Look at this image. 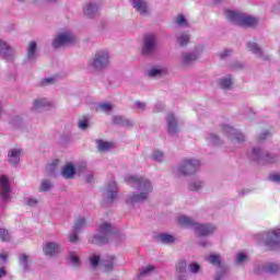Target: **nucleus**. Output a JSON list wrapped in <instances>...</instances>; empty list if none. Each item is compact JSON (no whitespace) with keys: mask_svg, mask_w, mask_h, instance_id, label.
Here are the masks:
<instances>
[{"mask_svg":"<svg viewBox=\"0 0 280 280\" xmlns=\"http://www.w3.org/2000/svg\"><path fill=\"white\" fill-rule=\"evenodd\" d=\"M269 180H271L272 183H280V174H271L269 176Z\"/></svg>","mask_w":280,"mask_h":280,"instance_id":"obj_52","label":"nucleus"},{"mask_svg":"<svg viewBox=\"0 0 280 280\" xmlns=\"http://www.w3.org/2000/svg\"><path fill=\"white\" fill-rule=\"evenodd\" d=\"M89 69L93 71H104L110 67V52L108 50H98L88 61Z\"/></svg>","mask_w":280,"mask_h":280,"instance_id":"obj_2","label":"nucleus"},{"mask_svg":"<svg viewBox=\"0 0 280 280\" xmlns=\"http://www.w3.org/2000/svg\"><path fill=\"white\" fill-rule=\"evenodd\" d=\"M105 198H107L108 202H113L117 198V184L115 182L106 186Z\"/></svg>","mask_w":280,"mask_h":280,"instance_id":"obj_20","label":"nucleus"},{"mask_svg":"<svg viewBox=\"0 0 280 280\" xmlns=\"http://www.w3.org/2000/svg\"><path fill=\"white\" fill-rule=\"evenodd\" d=\"M245 261H248V255H246V253L244 252H240L236 255L235 262L240 265V264H244Z\"/></svg>","mask_w":280,"mask_h":280,"instance_id":"obj_38","label":"nucleus"},{"mask_svg":"<svg viewBox=\"0 0 280 280\" xmlns=\"http://www.w3.org/2000/svg\"><path fill=\"white\" fill-rule=\"evenodd\" d=\"M253 156L255 161H258L259 163H277L279 161V158L275 154L266 153L259 148L253 149Z\"/></svg>","mask_w":280,"mask_h":280,"instance_id":"obj_11","label":"nucleus"},{"mask_svg":"<svg viewBox=\"0 0 280 280\" xmlns=\"http://www.w3.org/2000/svg\"><path fill=\"white\" fill-rule=\"evenodd\" d=\"M129 2L132 5V9L136 10V12H141V0H129Z\"/></svg>","mask_w":280,"mask_h":280,"instance_id":"obj_44","label":"nucleus"},{"mask_svg":"<svg viewBox=\"0 0 280 280\" xmlns=\"http://www.w3.org/2000/svg\"><path fill=\"white\" fill-rule=\"evenodd\" d=\"M229 54H231V50H224V51L221 54V58H226V56H229Z\"/></svg>","mask_w":280,"mask_h":280,"instance_id":"obj_58","label":"nucleus"},{"mask_svg":"<svg viewBox=\"0 0 280 280\" xmlns=\"http://www.w3.org/2000/svg\"><path fill=\"white\" fill-rule=\"evenodd\" d=\"M177 25H182V27H185L187 25V20H185V16L178 15L175 20Z\"/></svg>","mask_w":280,"mask_h":280,"instance_id":"obj_47","label":"nucleus"},{"mask_svg":"<svg viewBox=\"0 0 280 280\" xmlns=\"http://www.w3.org/2000/svg\"><path fill=\"white\" fill-rule=\"evenodd\" d=\"M36 49H37V44L36 42H31L27 47V55L26 58L30 60V62H34L36 60Z\"/></svg>","mask_w":280,"mask_h":280,"instance_id":"obj_22","label":"nucleus"},{"mask_svg":"<svg viewBox=\"0 0 280 280\" xmlns=\"http://www.w3.org/2000/svg\"><path fill=\"white\" fill-rule=\"evenodd\" d=\"M166 126L168 135H178L180 132V127L178 126V119L174 114L170 113L166 115Z\"/></svg>","mask_w":280,"mask_h":280,"instance_id":"obj_16","label":"nucleus"},{"mask_svg":"<svg viewBox=\"0 0 280 280\" xmlns=\"http://www.w3.org/2000/svg\"><path fill=\"white\" fill-rule=\"evenodd\" d=\"M154 190L152 182L148 178H141V200H148L150 194Z\"/></svg>","mask_w":280,"mask_h":280,"instance_id":"obj_18","label":"nucleus"},{"mask_svg":"<svg viewBox=\"0 0 280 280\" xmlns=\"http://www.w3.org/2000/svg\"><path fill=\"white\" fill-rule=\"evenodd\" d=\"M202 187H205V183L200 179H194L188 184L189 191H200Z\"/></svg>","mask_w":280,"mask_h":280,"instance_id":"obj_26","label":"nucleus"},{"mask_svg":"<svg viewBox=\"0 0 280 280\" xmlns=\"http://www.w3.org/2000/svg\"><path fill=\"white\" fill-rule=\"evenodd\" d=\"M126 183L129 184L130 187H136V191L128 196L127 205H129V207H141V179L135 175H128Z\"/></svg>","mask_w":280,"mask_h":280,"instance_id":"obj_4","label":"nucleus"},{"mask_svg":"<svg viewBox=\"0 0 280 280\" xmlns=\"http://www.w3.org/2000/svg\"><path fill=\"white\" fill-rule=\"evenodd\" d=\"M207 261L211 264L212 266H218L219 271L214 278V280H222L224 278V275H226V270L222 268V259L220 258V255L210 254L208 257H206Z\"/></svg>","mask_w":280,"mask_h":280,"instance_id":"obj_13","label":"nucleus"},{"mask_svg":"<svg viewBox=\"0 0 280 280\" xmlns=\"http://www.w3.org/2000/svg\"><path fill=\"white\" fill-rule=\"evenodd\" d=\"M163 73H167V70L161 68H153L149 71V75L151 78H156V75H163Z\"/></svg>","mask_w":280,"mask_h":280,"instance_id":"obj_36","label":"nucleus"},{"mask_svg":"<svg viewBox=\"0 0 280 280\" xmlns=\"http://www.w3.org/2000/svg\"><path fill=\"white\" fill-rule=\"evenodd\" d=\"M20 265L24 270H27L30 268V256L25 254L20 255Z\"/></svg>","mask_w":280,"mask_h":280,"instance_id":"obj_31","label":"nucleus"},{"mask_svg":"<svg viewBox=\"0 0 280 280\" xmlns=\"http://www.w3.org/2000/svg\"><path fill=\"white\" fill-rule=\"evenodd\" d=\"M153 161H156L158 163H163L165 161V155L161 151H155L152 154Z\"/></svg>","mask_w":280,"mask_h":280,"instance_id":"obj_39","label":"nucleus"},{"mask_svg":"<svg viewBox=\"0 0 280 280\" xmlns=\"http://www.w3.org/2000/svg\"><path fill=\"white\" fill-rule=\"evenodd\" d=\"M68 260L72 266H80V258L77 253L71 252L68 256Z\"/></svg>","mask_w":280,"mask_h":280,"instance_id":"obj_35","label":"nucleus"},{"mask_svg":"<svg viewBox=\"0 0 280 280\" xmlns=\"http://www.w3.org/2000/svg\"><path fill=\"white\" fill-rule=\"evenodd\" d=\"M98 106H113V105L108 102H104V103L98 104Z\"/></svg>","mask_w":280,"mask_h":280,"instance_id":"obj_60","label":"nucleus"},{"mask_svg":"<svg viewBox=\"0 0 280 280\" xmlns=\"http://www.w3.org/2000/svg\"><path fill=\"white\" fill-rule=\"evenodd\" d=\"M8 261V254H0V264H5Z\"/></svg>","mask_w":280,"mask_h":280,"instance_id":"obj_56","label":"nucleus"},{"mask_svg":"<svg viewBox=\"0 0 280 280\" xmlns=\"http://www.w3.org/2000/svg\"><path fill=\"white\" fill-rule=\"evenodd\" d=\"M48 3H56L58 0H46Z\"/></svg>","mask_w":280,"mask_h":280,"instance_id":"obj_62","label":"nucleus"},{"mask_svg":"<svg viewBox=\"0 0 280 280\" xmlns=\"http://www.w3.org/2000/svg\"><path fill=\"white\" fill-rule=\"evenodd\" d=\"M247 47L250 51H253V54L261 55V49H259V46H257V44L250 43V44H247Z\"/></svg>","mask_w":280,"mask_h":280,"instance_id":"obj_42","label":"nucleus"},{"mask_svg":"<svg viewBox=\"0 0 280 280\" xmlns=\"http://www.w3.org/2000/svg\"><path fill=\"white\" fill-rule=\"evenodd\" d=\"M26 205L28 207H36L38 205V199L31 197L26 199Z\"/></svg>","mask_w":280,"mask_h":280,"instance_id":"obj_48","label":"nucleus"},{"mask_svg":"<svg viewBox=\"0 0 280 280\" xmlns=\"http://www.w3.org/2000/svg\"><path fill=\"white\" fill-rule=\"evenodd\" d=\"M7 272L4 268H0V279L1 277H5Z\"/></svg>","mask_w":280,"mask_h":280,"instance_id":"obj_59","label":"nucleus"},{"mask_svg":"<svg viewBox=\"0 0 280 280\" xmlns=\"http://www.w3.org/2000/svg\"><path fill=\"white\" fill-rule=\"evenodd\" d=\"M21 149H12L9 151V162L12 165H19V161H21Z\"/></svg>","mask_w":280,"mask_h":280,"instance_id":"obj_21","label":"nucleus"},{"mask_svg":"<svg viewBox=\"0 0 280 280\" xmlns=\"http://www.w3.org/2000/svg\"><path fill=\"white\" fill-rule=\"evenodd\" d=\"M86 183H93V173L89 172L85 176Z\"/></svg>","mask_w":280,"mask_h":280,"instance_id":"obj_57","label":"nucleus"},{"mask_svg":"<svg viewBox=\"0 0 280 280\" xmlns=\"http://www.w3.org/2000/svg\"><path fill=\"white\" fill-rule=\"evenodd\" d=\"M0 57L3 58V60H7V62H12L14 60V49L8 42L0 38Z\"/></svg>","mask_w":280,"mask_h":280,"instance_id":"obj_14","label":"nucleus"},{"mask_svg":"<svg viewBox=\"0 0 280 280\" xmlns=\"http://www.w3.org/2000/svg\"><path fill=\"white\" fill-rule=\"evenodd\" d=\"M265 267L266 272H268L269 275H277L280 271V267L278 264L267 262L265 264Z\"/></svg>","mask_w":280,"mask_h":280,"instance_id":"obj_29","label":"nucleus"},{"mask_svg":"<svg viewBox=\"0 0 280 280\" xmlns=\"http://www.w3.org/2000/svg\"><path fill=\"white\" fill-rule=\"evenodd\" d=\"M42 84H44V85L54 84V78L44 79V80L42 81Z\"/></svg>","mask_w":280,"mask_h":280,"instance_id":"obj_55","label":"nucleus"},{"mask_svg":"<svg viewBox=\"0 0 280 280\" xmlns=\"http://www.w3.org/2000/svg\"><path fill=\"white\" fill-rule=\"evenodd\" d=\"M90 262H91V266H93V268H95V266H97L100 264V256L93 255L90 258Z\"/></svg>","mask_w":280,"mask_h":280,"instance_id":"obj_50","label":"nucleus"},{"mask_svg":"<svg viewBox=\"0 0 280 280\" xmlns=\"http://www.w3.org/2000/svg\"><path fill=\"white\" fill-rule=\"evenodd\" d=\"M84 172H86V163L85 162H81V163L77 164L75 166L73 165V163L68 162L61 170V176L69 180L71 178H73V176H75V174H79V176H81L82 174H84Z\"/></svg>","mask_w":280,"mask_h":280,"instance_id":"obj_9","label":"nucleus"},{"mask_svg":"<svg viewBox=\"0 0 280 280\" xmlns=\"http://www.w3.org/2000/svg\"><path fill=\"white\" fill-rule=\"evenodd\" d=\"M51 101L49 98H37L34 101L33 106H51Z\"/></svg>","mask_w":280,"mask_h":280,"instance_id":"obj_34","label":"nucleus"},{"mask_svg":"<svg viewBox=\"0 0 280 280\" xmlns=\"http://www.w3.org/2000/svg\"><path fill=\"white\" fill-rule=\"evenodd\" d=\"M188 269L190 270V272L192 275H196V273L200 272V265H198L196 262L189 264Z\"/></svg>","mask_w":280,"mask_h":280,"instance_id":"obj_43","label":"nucleus"},{"mask_svg":"<svg viewBox=\"0 0 280 280\" xmlns=\"http://www.w3.org/2000/svg\"><path fill=\"white\" fill-rule=\"evenodd\" d=\"M268 135H270V133H268V131L264 132V133L260 136V139H265L266 137H268Z\"/></svg>","mask_w":280,"mask_h":280,"instance_id":"obj_61","label":"nucleus"},{"mask_svg":"<svg viewBox=\"0 0 280 280\" xmlns=\"http://www.w3.org/2000/svg\"><path fill=\"white\" fill-rule=\"evenodd\" d=\"M225 15L229 21H231L235 25H241L242 27H253L258 23L257 19L255 18L231 10H228L225 12Z\"/></svg>","mask_w":280,"mask_h":280,"instance_id":"obj_5","label":"nucleus"},{"mask_svg":"<svg viewBox=\"0 0 280 280\" xmlns=\"http://www.w3.org/2000/svg\"><path fill=\"white\" fill-rule=\"evenodd\" d=\"M0 240L2 242H8V240H10V233L8 232V230L0 229Z\"/></svg>","mask_w":280,"mask_h":280,"instance_id":"obj_45","label":"nucleus"},{"mask_svg":"<svg viewBox=\"0 0 280 280\" xmlns=\"http://www.w3.org/2000/svg\"><path fill=\"white\" fill-rule=\"evenodd\" d=\"M257 240L264 242L265 246H268L271 250L280 247V230H271L265 234H258Z\"/></svg>","mask_w":280,"mask_h":280,"instance_id":"obj_7","label":"nucleus"},{"mask_svg":"<svg viewBox=\"0 0 280 280\" xmlns=\"http://www.w3.org/2000/svg\"><path fill=\"white\" fill-rule=\"evenodd\" d=\"M110 110H113L112 106H101L100 107V112L105 113L106 115H108L110 113Z\"/></svg>","mask_w":280,"mask_h":280,"instance_id":"obj_53","label":"nucleus"},{"mask_svg":"<svg viewBox=\"0 0 280 280\" xmlns=\"http://www.w3.org/2000/svg\"><path fill=\"white\" fill-rule=\"evenodd\" d=\"M208 143H210V145H220L221 140L218 136L210 133L207 138Z\"/></svg>","mask_w":280,"mask_h":280,"instance_id":"obj_37","label":"nucleus"},{"mask_svg":"<svg viewBox=\"0 0 280 280\" xmlns=\"http://www.w3.org/2000/svg\"><path fill=\"white\" fill-rule=\"evenodd\" d=\"M178 43L182 46L187 45V43H189V35H182L178 37Z\"/></svg>","mask_w":280,"mask_h":280,"instance_id":"obj_49","label":"nucleus"},{"mask_svg":"<svg viewBox=\"0 0 280 280\" xmlns=\"http://www.w3.org/2000/svg\"><path fill=\"white\" fill-rule=\"evenodd\" d=\"M96 145H97V149L100 150V152H108V150L113 149V144L110 142L104 141V140H97Z\"/></svg>","mask_w":280,"mask_h":280,"instance_id":"obj_27","label":"nucleus"},{"mask_svg":"<svg viewBox=\"0 0 280 280\" xmlns=\"http://www.w3.org/2000/svg\"><path fill=\"white\" fill-rule=\"evenodd\" d=\"M223 135H225L232 142V145H240V143H244V136L240 133L235 128L223 125L221 127Z\"/></svg>","mask_w":280,"mask_h":280,"instance_id":"obj_10","label":"nucleus"},{"mask_svg":"<svg viewBox=\"0 0 280 280\" xmlns=\"http://www.w3.org/2000/svg\"><path fill=\"white\" fill-rule=\"evenodd\" d=\"M191 60H196V56L191 55V54H186L184 55V62H191Z\"/></svg>","mask_w":280,"mask_h":280,"instance_id":"obj_51","label":"nucleus"},{"mask_svg":"<svg viewBox=\"0 0 280 280\" xmlns=\"http://www.w3.org/2000/svg\"><path fill=\"white\" fill-rule=\"evenodd\" d=\"M114 124H117L118 126H132V121L121 116H114Z\"/></svg>","mask_w":280,"mask_h":280,"instance_id":"obj_30","label":"nucleus"},{"mask_svg":"<svg viewBox=\"0 0 280 280\" xmlns=\"http://www.w3.org/2000/svg\"><path fill=\"white\" fill-rule=\"evenodd\" d=\"M79 128H80V130H86V128H89V119L83 118V119L79 120Z\"/></svg>","mask_w":280,"mask_h":280,"instance_id":"obj_46","label":"nucleus"},{"mask_svg":"<svg viewBox=\"0 0 280 280\" xmlns=\"http://www.w3.org/2000/svg\"><path fill=\"white\" fill-rule=\"evenodd\" d=\"M105 272H110L115 266V256H107L102 262Z\"/></svg>","mask_w":280,"mask_h":280,"instance_id":"obj_25","label":"nucleus"},{"mask_svg":"<svg viewBox=\"0 0 280 280\" xmlns=\"http://www.w3.org/2000/svg\"><path fill=\"white\" fill-rule=\"evenodd\" d=\"M156 271V268L152 265H149L141 269V277H149V275H153Z\"/></svg>","mask_w":280,"mask_h":280,"instance_id":"obj_33","label":"nucleus"},{"mask_svg":"<svg viewBox=\"0 0 280 280\" xmlns=\"http://www.w3.org/2000/svg\"><path fill=\"white\" fill-rule=\"evenodd\" d=\"M266 271V264L257 262L254 265V275H264Z\"/></svg>","mask_w":280,"mask_h":280,"instance_id":"obj_32","label":"nucleus"},{"mask_svg":"<svg viewBox=\"0 0 280 280\" xmlns=\"http://www.w3.org/2000/svg\"><path fill=\"white\" fill-rule=\"evenodd\" d=\"M78 37L70 31L59 33L52 40L54 49H60V47H67V45H75Z\"/></svg>","mask_w":280,"mask_h":280,"instance_id":"obj_8","label":"nucleus"},{"mask_svg":"<svg viewBox=\"0 0 280 280\" xmlns=\"http://www.w3.org/2000/svg\"><path fill=\"white\" fill-rule=\"evenodd\" d=\"M51 189V182L44 179L39 186V191H49Z\"/></svg>","mask_w":280,"mask_h":280,"instance_id":"obj_41","label":"nucleus"},{"mask_svg":"<svg viewBox=\"0 0 280 280\" xmlns=\"http://www.w3.org/2000/svg\"><path fill=\"white\" fill-rule=\"evenodd\" d=\"M102 5V1L100 0H92L83 8V14L88 19H95L97 14H100V8Z\"/></svg>","mask_w":280,"mask_h":280,"instance_id":"obj_12","label":"nucleus"},{"mask_svg":"<svg viewBox=\"0 0 280 280\" xmlns=\"http://www.w3.org/2000/svg\"><path fill=\"white\" fill-rule=\"evenodd\" d=\"M178 222L182 226H188L190 229H194L197 235H200L201 237L211 235V233L215 231V226L211 224H200L198 222H195L194 219L185 215L179 217Z\"/></svg>","mask_w":280,"mask_h":280,"instance_id":"obj_3","label":"nucleus"},{"mask_svg":"<svg viewBox=\"0 0 280 280\" xmlns=\"http://www.w3.org/2000/svg\"><path fill=\"white\" fill-rule=\"evenodd\" d=\"M219 84H220L221 89H231L233 81H231V78H225V79H222L219 82Z\"/></svg>","mask_w":280,"mask_h":280,"instance_id":"obj_40","label":"nucleus"},{"mask_svg":"<svg viewBox=\"0 0 280 280\" xmlns=\"http://www.w3.org/2000/svg\"><path fill=\"white\" fill-rule=\"evenodd\" d=\"M141 13L142 14L148 13V3L141 2Z\"/></svg>","mask_w":280,"mask_h":280,"instance_id":"obj_54","label":"nucleus"},{"mask_svg":"<svg viewBox=\"0 0 280 280\" xmlns=\"http://www.w3.org/2000/svg\"><path fill=\"white\" fill-rule=\"evenodd\" d=\"M84 226H86V220L84 218H79L74 223L73 233L69 235V242H71V244L79 242L80 238L78 237V232L80 229H84Z\"/></svg>","mask_w":280,"mask_h":280,"instance_id":"obj_17","label":"nucleus"},{"mask_svg":"<svg viewBox=\"0 0 280 280\" xmlns=\"http://www.w3.org/2000/svg\"><path fill=\"white\" fill-rule=\"evenodd\" d=\"M200 167V160L197 159H186L176 168H174V174L176 176H189L196 174Z\"/></svg>","mask_w":280,"mask_h":280,"instance_id":"obj_6","label":"nucleus"},{"mask_svg":"<svg viewBox=\"0 0 280 280\" xmlns=\"http://www.w3.org/2000/svg\"><path fill=\"white\" fill-rule=\"evenodd\" d=\"M154 45H155L154 36L153 35L147 36L144 39V51L147 54H150V51H152V49H154Z\"/></svg>","mask_w":280,"mask_h":280,"instance_id":"obj_24","label":"nucleus"},{"mask_svg":"<svg viewBox=\"0 0 280 280\" xmlns=\"http://www.w3.org/2000/svg\"><path fill=\"white\" fill-rule=\"evenodd\" d=\"M176 272L179 275V277H183L187 272V261L185 260H179L176 266Z\"/></svg>","mask_w":280,"mask_h":280,"instance_id":"obj_28","label":"nucleus"},{"mask_svg":"<svg viewBox=\"0 0 280 280\" xmlns=\"http://www.w3.org/2000/svg\"><path fill=\"white\" fill-rule=\"evenodd\" d=\"M158 242H161V244H174L176 237L172 234L161 233L158 235Z\"/></svg>","mask_w":280,"mask_h":280,"instance_id":"obj_23","label":"nucleus"},{"mask_svg":"<svg viewBox=\"0 0 280 280\" xmlns=\"http://www.w3.org/2000/svg\"><path fill=\"white\" fill-rule=\"evenodd\" d=\"M201 246H209V243L202 242L200 243Z\"/></svg>","mask_w":280,"mask_h":280,"instance_id":"obj_63","label":"nucleus"},{"mask_svg":"<svg viewBox=\"0 0 280 280\" xmlns=\"http://www.w3.org/2000/svg\"><path fill=\"white\" fill-rule=\"evenodd\" d=\"M43 252L47 257H54V255H58V253H60V245L54 242L45 243L43 246Z\"/></svg>","mask_w":280,"mask_h":280,"instance_id":"obj_19","label":"nucleus"},{"mask_svg":"<svg viewBox=\"0 0 280 280\" xmlns=\"http://www.w3.org/2000/svg\"><path fill=\"white\" fill-rule=\"evenodd\" d=\"M178 280H187L185 277H179Z\"/></svg>","mask_w":280,"mask_h":280,"instance_id":"obj_64","label":"nucleus"},{"mask_svg":"<svg viewBox=\"0 0 280 280\" xmlns=\"http://www.w3.org/2000/svg\"><path fill=\"white\" fill-rule=\"evenodd\" d=\"M110 240H126V236L113 232V225L108 222H102L98 224V229L94 237L92 238V244H108Z\"/></svg>","mask_w":280,"mask_h":280,"instance_id":"obj_1","label":"nucleus"},{"mask_svg":"<svg viewBox=\"0 0 280 280\" xmlns=\"http://www.w3.org/2000/svg\"><path fill=\"white\" fill-rule=\"evenodd\" d=\"M12 192V188L10 187V180L8 176L1 175L0 176V197L2 200L8 202L10 200V194Z\"/></svg>","mask_w":280,"mask_h":280,"instance_id":"obj_15","label":"nucleus"}]
</instances>
